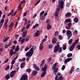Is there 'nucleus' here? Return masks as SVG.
Instances as JSON below:
<instances>
[{"instance_id":"1","label":"nucleus","mask_w":80,"mask_h":80,"mask_svg":"<svg viewBox=\"0 0 80 80\" xmlns=\"http://www.w3.org/2000/svg\"><path fill=\"white\" fill-rule=\"evenodd\" d=\"M34 52L33 48H31L28 52L26 53V56L28 57H31L32 55H33Z\"/></svg>"},{"instance_id":"2","label":"nucleus","mask_w":80,"mask_h":80,"mask_svg":"<svg viewBox=\"0 0 80 80\" xmlns=\"http://www.w3.org/2000/svg\"><path fill=\"white\" fill-rule=\"evenodd\" d=\"M79 41V40L78 39H77L75 41V42L70 47V51H73V48H74L75 47V44L77 43H78V41Z\"/></svg>"},{"instance_id":"3","label":"nucleus","mask_w":80,"mask_h":80,"mask_svg":"<svg viewBox=\"0 0 80 80\" xmlns=\"http://www.w3.org/2000/svg\"><path fill=\"white\" fill-rule=\"evenodd\" d=\"M66 33H67V36L68 37H71L72 36V32L69 30H67Z\"/></svg>"},{"instance_id":"4","label":"nucleus","mask_w":80,"mask_h":80,"mask_svg":"<svg viewBox=\"0 0 80 80\" xmlns=\"http://www.w3.org/2000/svg\"><path fill=\"white\" fill-rule=\"evenodd\" d=\"M8 19L7 18V19L6 20L5 22L3 24V27L5 29H6L8 27V24H7V23H8Z\"/></svg>"},{"instance_id":"5","label":"nucleus","mask_w":80,"mask_h":80,"mask_svg":"<svg viewBox=\"0 0 80 80\" xmlns=\"http://www.w3.org/2000/svg\"><path fill=\"white\" fill-rule=\"evenodd\" d=\"M25 38H22V37H20L19 38V40H18L19 42H20L21 43H23L24 42H25Z\"/></svg>"},{"instance_id":"6","label":"nucleus","mask_w":80,"mask_h":80,"mask_svg":"<svg viewBox=\"0 0 80 80\" xmlns=\"http://www.w3.org/2000/svg\"><path fill=\"white\" fill-rule=\"evenodd\" d=\"M47 68H48V66H47L45 64L44 65V67L42 68L41 71L42 72H46Z\"/></svg>"},{"instance_id":"7","label":"nucleus","mask_w":80,"mask_h":80,"mask_svg":"<svg viewBox=\"0 0 80 80\" xmlns=\"http://www.w3.org/2000/svg\"><path fill=\"white\" fill-rule=\"evenodd\" d=\"M63 78L62 76H61L58 78V76H56L55 77V80H63Z\"/></svg>"},{"instance_id":"8","label":"nucleus","mask_w":80,"mask_h":80,"mask_svg":"<svg viewBox=\"0 0 80 80\" xmlns=\"http://www.w3.org/2000/svg\"><path fill=\"white\" fill-rule=\"evenodd\" d=\"M59 47H60V45H59V44H58L57 46H56L54 48V52H58V49L59 48Z\"/></svg>"},{"instance_id":"9","label":"nucleus","mask_w":80,"mask_h":80,"mask_svg":"<svg viewBox=\"0 0 80 80\" xmlns=\"http://www.w3.org/2000/svg\"><path fill=\"white\" fill-rule=\"evenodd\" d=\"M20 80H28V76L27 75H24L21 77Z\"/></svg>"},{"instance_id":"10","label":"nucleus","mask_w":80,"mask_h":80,"mask_svg":"<svg viewBox=\"0 0 80 80\" xmlns=\"http://www.w3.org/2000/svg\"><path fill=\"white\" fill-rule=\"evenodd\" d=\"M59 12L60 8H57L56 10L55 13V16L56 17H58V13Z\"/></svg>"},{"instance_id":"11","label":"nucleus","mask_w":80,"mask_h":80,"mask_svg":"<svg viewBox=\"0 0 80 80\" xmlns=\"http://www.w3.org/2000/svg\"><path fill=\"white\" fill-rule=\"evenodd\" d=\"M15 72H16V71L15 70L12 71L10 73V77L11 78L15 76Z\"/></svg>"},{"instance_id":"12","label":"nucleus","mask_w":80,"mask_h":80,"mask_svg":"<svg viewBox=\"0 0 80 80\" xmlns=\"http://www.w3.org/2000/svg\"><path fill=\"white\" fill-rule=\"evenodd\" d=\"M72 60V58H70L67 59H65L64 60V63L65 64H67L68 62H69L70 61Z\"/></svg>"},{"instance_id":"13","label":"nucleus","mask_w":80,"mask_h":80,"mask_svg":"<svg viewBox=\"0 0 80 80\" xmlns=\"http://www.w3.org/2000/svg\"><path fill=\"white\" fill-rule=\"evenodd\" d=\"M59 3V7L62 9L63 8V4H64V2L63 1H60Z\"/></svg>"},{"instance_id":"14","label":"nucleus","mask_w":80,"mask_h":80,"mask_svg":"<svg viewBox=\"0 0 80 80\" xmlns=\"http://www.w3.org/2000/svg\"><path fill=\"white\" fill-rule=\"evenodd\" d=\"M13 25H14V24H13V22H11V23L10 24L8 27L9 28V31H10V30H11V29H12V27H13Z\"/></svg>"},{"instance_id":"15","label":"nucleus","mask_w":80,"mask_h":80,"mask_svg":"<svg viewBox=\"0 0 80 80\" xmlns=\"http://www.w3.org/2000/svg\"><path fill=\"white\" fill-rule=\"evenodd\" d=\"M40 31L37 30L34 35V37H38V36H39L40 35Z\"/></svg>"},{"instance_id":"16","label":"nucleus","mask_w":80,"mask_h":80,"mask_svg":"<svg viewBox=\"0 0 80 80\" xmlns=\"http://www.w3.org/2000/svg\"><path fill=\"white\" fill-rule=\"evenodd\" d=\"M43 43L42 42H41L40 46H39V50H43Z\"/></svg>"},{"instance_id":"17","label":"nucleus","mask_w":80,"mask_h":80,"mask_svg":"<svg viewBox=\"0 0 80 80\" xmlns=\"http://www.w3.org/2000/svg\"><path fill=\"white\" fill-rule=\"evenodd\" d=\"M10 55L12 56V55H13V54H16V52H14L12 50V49H11L10 51Z\"/></svg>"},{"instance_id":"18","label":"nucleus","mask_w":80,"mask_h":80,"mask_svg":"<svg viewBox=\"0 0 80 80\" xmlns=\"http://www.w3.org/2000/svg\"><path fill=\"white\" fill-rule=\"evenodd\" d=\"M39 19L40 20H41V21L44 20L45 19V16L44 15H43L42 16L40 17Z\"/></svg>"},{"instance_id":"19","label":"nucleus","mask_w":80,"mask_h":80,"mask_svg":"<svg viewBox=\"0 0 80 80\" xmlns=\"http://www.w3.org/2000/svg\"><path fill=\"white\" fill-rule=\"evenodd\" d=\"M27 31H25L24 32L22 35V37L24 38V37H26V34H27Z\"/></svg>"},{"instance_id":"20","label":"nucleus","mask_w":80,"mask_h":80,"mask_svg":"<svg viewBox=\"0 0 80 80\" xmlns=\"http://www.w3.org/2000/svg\"><path fill=\"white\" fill-rule=\"evenodd\" d=\"M57 65H58V63H55L52 66V70H55V69L56 68V66H57Z\"/></svg>"},{"instance_id":"21","label":"nucleus","mask_w":80,"mask_h":80,"mask_svg":"<svg viewBox=\"0 0 80 80\" xmlns=\"http://www.w3.org/2000/svg\"><path fill=\"white\" fill-rule=\"evenodd\" d=\"M58 68H56L55 69H54L53 70V73L54 74H55V75L56 73H57L58 72Z\"/></svg>"},{"instance_id":"22","label":"nucleus","mask_w":80,"mask_h":80,"mask_svg":"<svg viewBox=\"0 0 80 80\" xmlns=\"http://www.w3.org/2000/svg\"><path fill=\"white\" fill-rule=\"evenodd\" d=\"M9 38H10L8 37L5 38L3 39V42H7V41H8V39H9Z\"/></svg>"},{"instance_id":"23","label":"nucleus","mask_w":80,"mask_h":80,"mask_svg":"<svg viewBox=\"0 0 80 80\" xmlns=\"http://www.w3.org/2000/svg\"><path fill=\"white\" fill-rule=\"evenodd\" d=\"M33 67L36 70H38L40 69L38 67H37L35 64L33 65Z\"/></svg>"},{"instance_id":"24","label":"nucleus","mask_w":80,"mask_h":80,"mask_svg":"<svg viewBox=\"0 0 80 80\" xmlns=\"http://www.w3.org/2000/svg\"><path fill=\"white\" fill-rule=\"evenodd\" d=\"M73 21L75 23H78V19L75 17L73 19Z\"/></svg>"},{"instance_id":"25","label":"nucleus","mask_w":80,"mask_h":80,"mask_svg":"<svg viewBox=\"0 0 80 80\" xmlns=\"http://www.w3.org/2000/svg\"><path fill=\"white\" fill-rule=\"evenodd\" d=\"M78 34V31L77 30H74V32L73 33V35L74 36H76Z\"/></svg>"},{"instance_id":"26","label":"nucleus","mask_w":80,"mask_h":80,"mask_svg":"<svg viewBox=\"0 0 80 80\" xmlns=\"http://www.w3.org/2000/svg\"><path fill=\"white\" fill-rule=\"evenodd\" d=\"M39 26V24L36 23L35 25L33 27V29H35L37 27H38Z\"/></svg>"},{"instance_id":"27","label":"nucleus","mask_w":80,"mask_h":80,"mask_svg":"<svg viewBox=\"0 0 80 80\" xmlns=\"http://www.w3.org/2000/svg\"><path fill=\"white\" fill-rule=\"evenodd\" d=\"M46 72H43L41 74V77H44L45 76L46 74Z\"/></svg>"},{"instance_id":"28","label":"nucleus","mask_w":80,"mask_h":80,"mask_svg":"<svg viewBox=\"0 0 80 80\" xmlns=\"http://www.w3.org/2000/svg\"><path fill=\"white\" fill-rule=\"evenodd\" d=\"M25 62H23L22 63L21 65V68H24V66H25Z\"/></svg>"},{"instance_id":"29","label":"nucleus","mask_w":80,"mask_h":80,"mask_svg":"<svg viewBox=\"0 0 80 80\" xmlns=\"http://www.w3.org/2000/svg\"><path fill=\"white\" fill-rule=\"evenodd\" d=\"M19 46H17L16 47V48L14 50V51L15 52H18V50H19Z\"/></svg>"},{"instance_id":"30","label":"nucleus","mask_w":80,"mask_h":80,"mask_svg":"<svg viewBox=\"0 0 80 80\" xmlns=\"http://www.w3.org/2000/svg\"><path fill=\"white\" fill-rule=\"evenodd\" d=\"M72 15L71 14V13L70 12L67 13L65 15L66 17H71Z\"/></svg>"},{"instance_id":"31","label":"nucleus","mask_w":80,"mask_h":80,"mask_svg":"<svg viewBox=\"0 0 80 80\" xmlns=\"http://www.w3.org/2000/svg\"><path fill=\"white\" fill-rule=\"evenodd\" d=\"M52 42V43H55L57 42V39L55 38H53Z\"/></svg>"},{"instance_id":"32","label":"nucleus","mask_w":80,"mask_h":80,"mask_svg":"<svg viewBox=\"0 0 80 80\" xmlns=\"http://www.w3.org/2000/svg\"><path fill=\"white\" fill-rule=\"evenodd\" d=\"M37 73H38V72L37 71H33L32 72V74L33 75H36V74H37Z\"/></svg>"},{"instance_id":"33","label":"nucleus","mask_w":80,"mask_h":80,"mask_svg":"<svg viewBox=\"0 0 80 80\" xmlns=\"http://www.w3.org/2000/svg\"><path fill=\"white\" fill-rule=\"evenodd\" d=\"M26 72L28 73H30L31 72H32V69L30 68L27 69L26 70Z\"/></svg>"},{"instance_id":"34","label":"nucleus","mask_w":80,"mask_h":80,"mask_svg":"<svg viewBox=\"0 0 80 80\" xmlns=\"http://www.w3.org/2000/svg\"><path fill=\"white\" fill-rule=\"evenodd\" d=\"M51 28H52V26H50V24H48L47 27V29H48V30H50V29Z\"/></svg>"},{"instance_id":"35","label":"nucleus","mask_w":80,"mask_h":80,"mask_svg":"<svg viewBox=\"0 0 80 80\" xmlns=\"http://www.w3.org/2000/svg\"><path fill=\"white\" fill-rule=\"evenodd\" d=\"M66 22L68 23V22H71V19H65V20Z\"/></svg>"},{"instance_id":"36","label":"nucleus","mask_w":80,"mask_h":80,"mask_svg":"<svg viewBox=\"0 0 80 80\" xmlns=\"http://www.w3.org/2000/svg\"><path fill=\"white\" fill-rule=\"evenodd\" d=\"M44 13H45V11H44L42 12L40 14V17H42V15L44 14Z\"/></svg>"},{"instance_id":"37","label":"nucleus","mask_w":80,"mask_h":80,"mask_svg":"<svg viewBox=\"0 0 80 80\" xmlns=\"http://www.w3.org/2000/svg\"><path fill=\"white\" fill-rule=\"evenodd\" d=\"M9 78H10V75H8L5 76V79L6 80H8Z\"/></svg>"},{"instance_id":"38","label":"nucleus","mask_w":80,"mask_h":80,"mask_svg":"<svg viewBox=\"0 0 80 80\" xmlns=\"http://www.w3.org/2000/svg\"><path fill=\"white\" fill-rule=\"evenodd\" d=\"M58 51L59 53H61L62 52V48L60 47L59 48V49H58Z\"/></svg>"},{"instance_id":"39","label":"nucleus","mask_w":80,"mask_h":80,"mask_svg":"<svg viewBox=\"0 0 80 80\" xmlns=\"http://www.w3.org/2000/svg\"><path fill=\"white\" fill-rule=\"evenodd\" d=\"M62 48H63V50H66V49H67V46L66 45H63V47Z\"/></svg>"},{"instance_id":"40","label":"nucleus","mask_w":80,"mask_h":80,"mask_svg":"<svg viewBox=\"0 0 80 80\" xmlns=\"http://www.w3.org/2000/svg\"><path fill=\"white\" fill-rule=\"evenodd\" d=\"M72 54L71 53H70L67 55V57L68 58L71 57L72 56Z\"/></svg>"},{"instance_id":"41","label":"nucleus","mask_w":80,"mask_h":80,"mask_svg":"<svg viewBox=\"0 0 80 80\" xmlns=\"http://www.w3.org/2000/svg\"><path fill=\"white\" fill-rule=\"evenodd\" d=\"M72 41H73V40L72 39H71L69 40V41L68 42V43H69V45H70V44H71V43H72Z\"/></svg>"},{"instance_id":"42","label":"nucleus","mask_w":80,"mask_h":80,"mask_svg":"<svg viewBox=\"0 0 80 80\" xmlns=\"http://www.w3.org/2000/svg\"><path fill=\"white\" fill-rule=\"evenodd\" d=\"M9 68H10V66L8 65L6 68L5 70H9Z\"/></svg>"},{"instance_id":"43","label":"nucleus","mask_w":80,"mask_h":80,"mask_svg":"<svg viewBox=\"0 0 80 80\" xmlns=\"http://www.w3.org/2000/svg\"><path fill=\"white\" fill-rule=\"evenodd\" d=\"M15 60L13 59L11 62V65H13L15 63Z\"/></svg>"},{"instance_id":"44","label":"nucleus","mask_w":80,"mask_h":80,"mask_svg":"<svg viewBox=\"0 0 80 80\" xmlns=\"http://www.w3.org/2000/svg\"><path fill=\"white\" fill-rule=\"evenodd\" d=\"M65 68V65H63L62 66V70H64Z\"/></svg>"},{"instance_id":"45","label":"nucleus","mask_w":80,"mask_h":80,"mask_svg":"<svg viewBox=\"0 0 80 80\" xmlns=\"http://www.w3.org/2000/svg\"><path fill=\"white\" fill-rule=\"evenodd\" d=\"M40 0H39L35 4V6H36V5H38V4L39 3H40Z\"/></svg>"},{"instance_id":"46","label":"nucleus","mask_w":80,"mask_h":80,"mask_svg":"<svg viewBox=\"0 0 80 80\" xmlns=\"http://www.w3.org/2000/svg\"><path fill=\"white\" fill-rule=\"evenodd\" d=\"M53 47V45L50 44L49 45V48H52Z\"/></svg>"},{"instance_id":"47","label":"nucleus","mask_w":80,"mask_h":80,"mask_svg":"<svg viewBox=\"0 0 80 80\" xmlns=\"http://www.w3.org/2000/svg\"><path fill=\"white\" fill-rule=\"evenodd\" d=\"M30 24H28L27 25V26L26 27V29H28V28H29L30 27Z\"/></svg>"},{"instance_id":"48","label":"nucleus","mask_w":80,"mask_h":80,"mask_svg":"<svg viewBox=\"0 0 80 80\" xmlns=\"http://www.w3.org/2000/svg\"><path fill=\"white\" fill-rule=\"evenodd\" d=\"M54 35H58V32H55V34H54Z\"/></svg>"},{"instance_id":"49","label":"nucleus","mask_w":80,"mask_h":80,"mask_svg":"<svg viewBox=\"0 0 80 80\" xmlns=\"http://www.w3.org/2000/svg\"><path fill=\"white\" fill-rule=\"evenodd\" d=\"M66 28L67 29V30H70V26H66Z\"/></svg>"},{"instance_id":"50","label":"nucleus","mask_w":80,"mask_h":80,"mask_svg":"<svg viewBox=\"0 0 80 80\" xmlns=\"http://www.w3.org/2000/svg\"><path fill=\"white\" fill-rule=\"evenodd\" d=\"M46 40H47V39H42L41 43H44V42H46Z\"/></svg>"},{"instance_id":"51","label":"nucleus","mask_w":80,"mask_h":80,"mask_svg":"<svg viewBox=\"0 0 80 80\" xmlns=\"http://www.w3.org/2000/svg\"><path fill=\"white\" fill-rule=\"evenodd\" d=\"M72 22H70L68 24V27H70L72 26Z\"/></svg>"},{"instance_id":"52","label":"nucleus","mask_w":80,"mask_h":80,"mask_svg":"<svg viewBox=\"0 0 80 80\" xmlns=\"http://www.w3.org/2000/svg\"><path fill=\"white\" fill-rule=\"evenodd\" d=\"M8 62V59H7L4 61V63H7V62Z\"/></svg>"},{"instance_id":"53","label":"nucleus","mask_w":80,"mask_h":80,"mask_svg":"<svg viewBox=\"0 0 80 80\" xmlns=\"http://www.w3.org/2000/svg\"><path fill=\"white\" fill-rule=\"evenodd\" d=\"M59 38L60 40H62V36L61 35H60L58 37Z\"/></svg>"},{"instance_id":"54","label":"nucleus","mask_w":80,"mask_h":80,"mask_svg":"<svg viewBox=\"0 0 80 80\" xmlns=\"http://www.w3.org/2000/svg\"><path fill=\"white\" fill-rule=\"evenodd\" d=\"M29 48H26L25 49V52H26L27 51H28V50H29Z\"/></svg>"},{"instance_id":"55","label":"nucleus","mask_w":80,"mask_h":80,"mask_svg":"<svg viewBox=\"0 0 80 80\" xmlns=\"http://www.w3.org/2000/svg\"><path fill=\"white\" fill-rule=\"evenodd\" d=\"M4 21V19H2L0 21V23H3Z\"/></svg>"},{"instance_id":"56","label":"nucleus","mask_w":80,"mask_h":80,"mask_svg":"<svg viewBox=\"0 0 80 80\" xmlns=\"http://www.w3.org/2000/svg\"><path fill=\"white\" fill-rule=\"evenodd\" d=\"M77 47L78 48V50H80V45H78Z\"/></svg>"},{"instance_id":"57","label":"nucleus","mask_w":80,"mask_h":80,"mask_svg":"<svg viewBox=\"0 0 80 80\" xmlns=\"http://www.w3.org/2000/svg\"><path fill=\"white\" fill-rule=\"evenodd\" d=\"M3 23L0 22V28H2V26H3Z\"/></svg>"},{"instance_id":"58","label":"nucleus","mask_w":80,"mask_h":80,"mask_svg":"<svg viewBox=\"0 0 80 80\" xmlns=\"http://www.w3.org/2000/svg\"><path fill=\"white\" fill-rule=\"evenodd\" d=\"M25 30V27H24L22 29L21 32H23V31H24V30Z\"/></svg>"},{"instance_id":"59","label":"nucleus","mask_w":80,"mask_h":80,"mask_svg":"<svg viewBox=\"0 0 80 80\" xmlns=\"http://www.w3.org/2000/svg\"><path fill=\"white\" fill-rule=\"evenodd\" d=\"M49 22H50V20H49V19H48L46 21V23H49Z\"/></svg>"},{"instance_id":"60","label":"nucleus","mask_w":80,"mask_h":80,"mask_svg":"<svg viewBox=\"0 0 80 80\" xmlns=\"http://www.w3.org/2000/svg\"><path fill=\"white\" fill-rule=\"evenodd\" d=\"M18 62H23V61H22V59H19Z\"/></svg>"},{"instance_id":"61","label":"nucleus","mask_w":80,"mask_h":80,"mask_svg":"<svg viewBox=\"0 0 80 80\" xmlns=\"http://www.w3.org/2000/svg\"><path fill=\"white\" fill-rule=\"evenodd\" d=\"M74 67L73 66L71 68V70L72 71H73V72L74 71Z\"/></svg>"},{"instance_id":"62","label":"nucleus","mask_w":80,"mask_h":80,"mask_svg":"<svg viewBox=\"0 0 80 80\" xmlns=\"http://www.w3.org/2000/svg\"><path fill=\"white\" fill-rule=\"evenodd\" d=\"M23 20H24L25 22H27V19L25 18H24L23 19Z\"/></svg>"},{"instance_id":"63","label":"nucleus","mask_w":80,"mask_h":80,"mask_svg":"<svg viewBox=\"0 0 80 80\" xmlns=\"http://www.w3.org/2000/svg\"><path fill=\"white\" fill-rule=\"evenodd\" d=\"M51 61V58H49L48 59V62H50Z\"/></svg>"},{"instance_id":"64","label":"nucleus","mask_w":80,"mask_h":80,"mask_svg":"<svg viewBox=\"0 0 80 80\" xmlns=\"http://www.w3.org/2000/svg\"><path fill=\"white\" fill-rule=\"evenodd\" d=\"M41 63H42V64H44V63H45V60H43L42 62Z\"/></svg>"}]
</instances>
